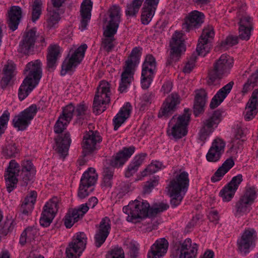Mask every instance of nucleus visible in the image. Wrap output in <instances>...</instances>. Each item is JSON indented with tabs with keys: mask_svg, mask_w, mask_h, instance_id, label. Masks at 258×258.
Masks as SVG:
<instances>
[{
	"mask_svg": "<svg viewBox=\"0 0 258 258\" xmlns=\"http://www.w3.org/2000/svg\"><path fill=\"white\" fill-rule=\"evenodd\" d=\"M61 48L56 44L50 45L48 48L47 63L49 69H53L57 59L60 56Z\"/></svg>",
	"mask_w": 258,
	"mask_h": 258,
	"instance_id": "nucleus-35",
	"label": "nucleus"
},
{
	"mask_svg": "<svg viewBox=\"0 0 258 258\" xmlns=\"http://www.w3.org/2000/svg\"><path fill=\"white\" fill-rule=\"evenodd\" d=\"M75 212L73 209L70 210L65 216L63 221L64 225L67 228H70L79 220L80 218Z\"/></svg>",
	"mask_w": 258,
	"mask_h": 258,
	"instance_id": "nucleus-48",
	"label": "nucleus"
},
{
	"mask_svg": "<svg viewBox=\"0 0 258 258\" xmlns=\"http://www.w3.org/2000/svg\"><path fill=\"white\" fill-rule=\"evenodd\" d=\"M238 38L236 36H229L222 42L221 47L223 48H227L229 46H232L238 43Z\"/></svg>",
	"mask_w": 258,
	"mask_h": 258,
	"instance_id": "nucleus-60",
	"label": "nucleus"
},
{
	"mask_svg": "<svg viewBox=\"0 0 258 258\" xmlns=\"http://www.w3.org/2000/svg\"><path fill=\"white\" fill-rule=\"evenodd\" d=\"M87 48V45L83 44L79 47L74 46L70 49L67 57L62 64L61 75L64 76L68 72L75 69L81 63Z\"/></svg>",
	"mask_w": 258,
	"mask_h": 258,
	"instance_id": "nucleus-7",
	"label": "nucleus"
},
{
	"mask_svg": "<svg viewBox=\"0 0 258 258\" xmlns=\"http://www.w3.org/2000/svg\"><path fill=\"white\" fill-rule=\"evenodd\" d=\"M221 120L219 111H215L207 119L203 122V125L198 134V139L204 142L217 127Z\"/></svg>",
	"mask_w": 258,
	"mask_h": 258,
	"instance_id": "nucleus-12",
	"label": "nucleus"
},
{
	"mask_svg": "<svg viewBox=\"0 0 258 258\" xmlns=\"http://www.w3.org/2000/svg\"><path fill=\"white\" fill-rule=\"evenodd\" d=\"M251 29L243 27V26H239V37L243 40H248L251 35Z\"/></svg>",
	"mask_w": 258,
	"mask_h": 258,
	"instance_id": "nucleus-64",
	"label": "nucleus"
},
{
	"mask_svg": "<svg viewBox=\"0 0 258 258\" xmlns=\"http://www.w3.org/2000/svg\"><path fill=\"white\" fill-rule=\"evenodd\" d=\"M22 173L25 182L33 179L35 171L31 162L27 161L24 163Z\"/></svg>",
	"mask_w": 258,
	"mask_h": 258,
	"instance_id": "nucleus-44",
	"label": "nucleus"
},
{
	"mask_svg": "<svg viewBox=\"0 0 258 258\" xmlns=\"http://www.w3.org/2000/svg\"><path fill=\"white\" fill-rule=\"evenodd\" d=\"M42 1L33 0L32 5L31 20L35 23L40 18L42 11Z\"/></svg>",
	"mask_w": 258,
	"mask_h": 258,
	"instance_id": "nucleus-43",
	"label": "nucleus"
},
{
	"mask_svg": "<svg viewBox=\"0 0 258 258\" xmlns=\"http://www.w3.org/2000/svg\"><path fill=\"white\" fill-rule=\"evenodd\" d=\"M168 242L165 238H160L151 246L148 253V258H162L166 253Z\"/></svg>",
	"mask_w": 258,
	"mask_h": 258,
	"instance_id": "nucleus-24",
	"label": "nucleus"
},
{
	"mask_svg": "<svg viewBox=\"0 0 258 258\" xmlns=\"http://www.w3.org/2000/svg\"><path fill=\"white\" fill-rule=\"evenodd\" d=\"M207 101V94L204 89H201L195 91L193 109L196 116L204 112Z\"/></svg>",
	"mask_w": 258,
	"mask_h": 258,
	"instance_id": "nucleus-27",
	"label": "nucleus"
},
{
	"mask_svg": "<svg viewBox=\"0 0 258 258\" xmlns=\"http://www.w3.org/2000/svg\"><path fill=\"white\" fill-rule=\"evenodd\" d=\"M131 110L132 106L131 104L128 102H126L122 107L120 108L119 112L115 116L113 119V123L115 131L117 130L129 117Z\"/></svg>",
	"mask_w": 258,
	"mask_h": 258,
	"instance_id": "nucleus-30",
	"label": "nucleus"
},
{
	"mask_svg": "<svg viewBox=\"0 0 258 258\" xmlns=\"http://www.w3.org/2000/svg\"><path fill=\"white\" fill-rule=\"evenodd\" d=\"M71 143L70 134H66L63 138L59 137L55 139V145L54 148L64 158L67 155Z\"/></svg>",
	"mask_w": 258,
	"mask_h": 258,
	"instance_id": "nucleus-34",
	"label": "nucleus"
},
{
	"mask_svg": "<svg viewBox=\"0 0 258 258\" xmlns=\"http://www.w3.org/2000/svg\"><path fill=\"white\" fill-rule=\"evenodd\" d=\"M24 42V40L22 39L19 44L18 51L22 54L26 55L30 53V52L33 49L34 46L27 43Z\"/></svg>",
	"mask_w": 258,
	"mask_h": 258,
	"instance_id": "nucleus-58",
	"label": "nucleus"
},
{
	"mask_svg": "<svg viewBox=\"0 0 258 258\" xmlns=\"http://www.w3.org/2000/svg\"><path fill=\"white\" fill-rule=\"evenodd\" d=\"M36 31L34 29L25 32L22 39L24 40V43H27L34 46L36 40Z\"/></svg>",
	"mask_w": 258,
	"mask_h": 258,
	"instance_id": "nucleus-55",
	"label": "nucleus"
},
{
	"mask_svg": "<svg viewBox=\"0 0 258 258\" xmlns=\"http://www.w3.org/2000/svg\"><path fill=\"white\" fill-rule=\"evenodd\" d=\"M15 65L12 61H8L3 69L4 76L0 81V86L5 88L14 75Z\"/></svg>",
	"mask_w": 258,
	"mask_h": 258,
	"instance_id": "nucleus-37",
	"label": "nucleus"
},
{
	"mask_svg": "<svg viewBox=\"0 0 258 258\" xmlns=\"http://www.w3.org/2000/svg\"><path fill=\"white\" fill-rule=\"evenodd\" d=\"M239 26L247 29H252V19L248 15H244L240 20Z\"/></svg>",
	"mask_w": 258,
	"mask_h": 258,
	"instance_id": "nucleus-63",
	"label": "nucleus"
},
{
	"mask_svg": "<svg viewBox=\"0 0 258 258\" xmlns=\"http://www.w3.org/2000/svg\"><path fill=\"white\" fill-rule=\"evenodd\" d=\"M111 229V221L109 218L105 217L101 220L95 235V243L96 246L100 247L105 241Z\"/></svg>",
	"mask_w": 258,
	"mask_h": 258,
	"instance_id": "nucleus-20",
	"label": "nucleus"
},
{
	"mask_svg": "<svg viewBox=\"0 0 258 258\" xmlns=\"http://www.w3.org/2000/svg\"><path fill=\"white\" fill-rule=\"evenodd\" d=\"M257 239V234L253 229H245L237 241L238 252L244 255L249 253L255 247Z\"/></svg>",
	"mask_w": 258,
	"mask_h": 258,
	"instance_id": "nucleus-9",
	"label": "nucleus"
},
{
	"mask_svg": "<svg viewBox=\"0 0 258 258\" xmlns=\"http://www.w3.org/2000/svg\"><path fill=\"white\" fill-rule=\"evenodd\" d=\"M22 9L19 6H12L9 11L8 24L13 31L17 29L22 18Z\"/></svg>",
	"mask_w": 258,
	"mask_h": 258,
	"instance_id": "nucleus-32",
	"label": "nucleus"
},
{
	"mask_svg": "<svg viewBox=\"0 0 258 258\" xmlns=\"http://www.w3.org/2000/svg\"><path fill=\"white\" fill-rule=\"evenodd\" d=\"M93 188L86 185H83L80 183L78 191V196L81 199H84L92 191Z\"/></svg>",
	"mask_w": 258,
	"mask_h": 258,
	"instance_id": "nucleus-57",
	"label": "nucleus"
},
{
	"mask_svg": "<svg viewBox=\"0 0 258 258\" xmlns=\"http://www.w3.org/2000/svg\"><path fill=\"white\" fill-rule=\"evenodd\" d=\"M38 111V108L35 104H32L25 109L19 114L15 115L13 120V126L18 131L26 130L30 124Z\"/></svg>",
	"mask_w": 258,
	"mask_h": 258,
	"instance_id": "nucleus-13",
	"label": "nucleus"
},
{
	"mask_svg": "<svg viewBox=\"0 0 258 258\" xmlns=\"http://www.w3.org/2000/svg\"><path fill=\"white\" fill-rule=\"evenodd\" d=\"M246 132L243 123L241 122H236L234 123L232 128V136L235 140H239L238 143L240 142V140L242 139Z\"/></svg>",
	"mask_w": 258,
	"mask_h": 258,
	"instance_id": "nucleus-42",
	"label": "nucleus"
},
{
	"mask_svg": "<svg viewBox=\"0 0 258 258\" xmlns=\"http://www.w3.org/2000/svg\"><path fill=\"white\" fill-rule=\"evenodd\" d=\"M190 115L188 108H185L183 112L180 114L174 115L168 123L167 131L168 135L175 139H179L186 136Z\"/></svg>",
	"mask_w": 258,
	"mask_h": 258,
	"instance_id": "nucleus-4",
	"label": "nucleus"
},
{
	"mask_svg": "<svg viewBox=\"0 0 258 258\" xmlns=\"http://www.w3.org/2000/svg\"><path fill=\"white\" fill-rule=\"evenodd\" d=\"M121 9L116 6L110 8L109 17L103 29L101 48L110 51L116 45L114 35L116 33L120 22Z\"/></svg>",
	"mask_w": 258,
	"mask_h": 258,
	"instance_id": "nucleus-1",
	"label": "nucleus"
},
{
	"mask_svg": "<svg viewBox=\"0 0 258 258\" xmlns=\"http://www.w3.org/2000/svg\"><path fill=\"white\" fill-rule=\"evenodd\" d=\"M233 59L227 54H222L214 63V70L209 74L208 83L212 84L216 79L227 76L233 67Z\"/></svg>",
	"mask_w": 258,
	"mask_h": 258,
	"instance_id": "nucleus-8",
	"label": "nucleus"
},
{
	"mask_svg": "<svg viewBox=\"0 0 258 258\" xmlns=\"http://www.w3.org/2000/svg\"><path fill=\"white\" fill-rule=\"evenodd\" d=\"M19 172V164L15 160H12L5 173L7 189L9 192H11L16 187Z\"/></svg>",
	"mask_w": 258,
	"mask_h": 258,
	"instance_id": "nucleus-16",
	"label": "nucleus"
},
{
	"mask_svg": "<svg viewBox=\"0 0 258 258\" xmlns=\"http://www.w3.org/2000/svg\"><path fill=\"white\" fill-rule=\"evenodd\" d=\"M198 250V244L190 238H186L177 249L175 258H196Z\"/></svg>",
	"mask_w": 258,
	"mask_h": 258,
	"instance_id": "nucleus-17",
	"label": "nucleus"
},
{
	"mask_svg": "<svg viewBox=\"0 0 258 258\" xmlns=\"http://www.w3.org/2000/svg\"><path fill=\"white\" fill-rule=\"evenodd\" d=\"M93 3L91 0H84L81 4L80 13L81 16L80 29L85 30L90 20Z\"/></svg>",
	"mask_w": 258,
	"mask_h": 258,
	"instance_id": "nucleus-29",
	"label": "nucleus"
},
{
	"mask_svg": "<svg viewBox=\"0 0 258 258\" xmlns=\"http://www.w3.org/2000/svg\"><path fill=\"white\" fill-rule=\"evenodd\" d=\"M159 0H146L147 6L144 8L141 20L144 25L148 24L154 15Z\"/></svg>",
	"mask_w": 258,
	"mask_h": 258,
	"instance_id": "nucleus-31",
	"label": "nucleus"
},
{
	"mask_svg": "<svg viewBox=\"0 0 258 258\" xmlns=\"http://www.w3.org/2000/svg\"><path fill=\"white\" fill-rule=\"evenodd\" d=\"M189 185L188 174L179 170L175 173L174 178L166 188L165 191L170 198V203L173 207L178 206L183 199Z\"/></svg>",
	"mask_w": 258,
	"mask_h": 258,
	"instance_id": "nucleus-2",
	"label": "nucleus"
},
{
	"mask_svg": "<svg viewBox=\"0 0 258 258\" xmlns=\"http://www.w3.org/2000/svg\"><path fill=\"white\" fill-rule=\"evenodd\" d=\"M258 113V107L247 103L243 112L244 118L246 121L253 119Z\"/></svg>",
	"mask_w": 258,
	"mask_h": 258,
	"instance_id": "nucleus-49",
	"label": "nucleus"
},
{
	"mask_svg": "<svg viewBox=\"0 0 258 258\" xmlns=\"http://www.w3.org/2000/svg\"><path fill=\"white\" fill-rule=\"evenodd\" d=\"M204 14L198 11L194 10L189 13L184 19V27L186 30L198 28L204 22Z\"/></svg>",
	"mask_w": 258,
	"mask_h": 258,
	"instance_id": "nucleus-21",
	"label": "nucleus"
},
{
	"mask_svg": "<svg viewBox=\"0 0 258 258\" xmlns=\"http://www.w3.org/2000/svg\"><path fill=\"white\" fill-rule=\"evenodd\" d=\"M135 148L133 146L124 148L119 152L111 162L112 166L118 167L122 165L135 152Z\"/></svg>",
	"mask_w": 258,
	"mask_h": 258,
	"instance_id": "nucleus-33",
	"label": "nucleus"
},
{
	"mask_svg": "<svg viewBox=\"0 0 258 258\" xmlns=\"http://www.w3.org/2000/svg\"><path fill=\"white\" fill-rule=\"evenodd\" d=\"M135 68L126 64L123 67V71L121 75V80L118 90L121 92H125L134 79L133 76Z\"/></svg>",
	"mask_w": 258,
	"mask_h": 258,
	"instance_id": "nucleus-28",
	"label": "nucleus"
},
{
	"mask_svg": "<svg viewBox=\"0 0 258 258\" xmlns=\"http://www.w3.org/2000/svg\"><path fill=\"white\" fill-rule=\"evenodd\" d=\"M106 258H124V252L121 248H115L107 254Z\"/></svg>",
	"mask_w": 258,
	"mask_h": 258,
	"instance_id": "nucleus-59",
	"label": "nucleus"
},
{
	"mask_svg": "<svg viewBox=\"0 0 258 258\" xmlns=\"http://www.w3.org/2000/svg\"><path fill=\"white\" fill-rule=\"evenodd\" d=\"M234 84L233 81L229 82L216 93L211 101V108L214 109L221 104L231 91Z\"/></svg>",
	"mask_w": 258,
	"mask_h": 258,
	"instance_id": "nucleus-26",
	"label": "nucleus"
},
{
	"mask_svg": "<svg viewBox=\"0 0 258 258\" xmlns=\"http://www.w3.org/2000/svg\"><path fill=\"white\" fill-rule=\"evenodd\" d=\"M196 61V57L195 56H192L186 62V63L183 69V72L185 74L190 73L195 67Z\"/></svg>",
	"mask_w": 258,
	"mask_h": 258,
	"instance_id": "nucleus-62",
	"label": "nucleus"
},
{
	"mask_svg": "<svg viewBox=\"0 0 258 258\" xmlns=\"http://www.w3.org/2000/svg\"><path fill=\"white\" fill-rule=\"evenodd\" d=\"M122 210L127 215V221L135 222L149 216L150 206L147 201L136 199L130 202L128 205L123 208Z\"/></svg>",
	"mask_w": 258,
	"mask_h": 258,
	"instance_id": "nucleus-5",
	"label": "nucleus"
},
{
	"mask_svg": "<svg viewBox=\"0 0 258 258\" xmlns=\"http://www.w3.org/2000/svg\"><path fill=\"white\" fill-rule=\"evenodd\" d=\"M60 20L59 13L56 11H50L46 16V22L44 26L48 30L55 29L58 26Z\"/></svg>",
	"mask_w": 258,
	"mask_h": 258,
	"instance_id": "nucleus-40",
	"label": "nucleus"
},
{
	"mask_svg": "<svg viewBox=\"0 0 258 258\" xmlns=\"http://www.w3.org/2000/svg\"><path fill=\"white\" fill-rule=\"evenodd\" d=\"M180 102V99L179 95L175 93L171 94L163 103L158 116L159 117L169 116L175 111Z\"/></svg>",
	"mask_w": 258,
	"mask_h": 258,
	"instance_id": "nucleus-22",
	"label": "nucleus"
},
{
	"mask_svg": "<svg viewBox=\"0 0 258 258\" xmlns=\"http://www.w3.org/2000/svg\"><path fill=\"white\" fill-rule=\"evenodd\" d=\"M87 242V237L84 232L76 233L66 249L67 258H79L86 247Z\"/></svg>",
	"mask_w": 258,
	"mask_h": 258,
	"instance_id": "nucleus-10",
	"label": "nucleus"
},
{
	"mask_svg": "<svg viewBox=\"0 0 258 258\" xmlns=\"http://www.w3.org/2000/svg\"><path fill=\"white\" fill-rule=\"evenodd\" d=\"M225 146V141L221 138L216 137L212 141L210 148L224 153Z\"/></svg>",
	"mask_w": 258,
	"mask_h": 258,
	"instance_id": "nucleus-53",
	"label": "nucleus"
},
{
	"mask_svg": "<svg viewBox=\"0 0 258 258\" xmlns=\"http://www.w3.org/2000/svg\"><path fill=\"white\" fill-rule=\"evenodd\" d=\"M257 85L258 73L257 72L251 75L248 79L247 82L243 85L242 93L244 95Z\"/></svg>",
	"mask_w": 258,
	"mask_h": 258,
	"instance_id": "nucleus-47",
	"label": "nucleus"
},
{
	"mask_svg": "<svg viewBox=\"0 0 258 258\" xmlns=\"http://www.w3.org/2000/svg\"><path fill=\"white\" fill-rule=\"evenodd\" d=\"M26 78L20 86L18 96L24 100L38 85L42 76V63L37 59L29 62L25 69Z\"/></svg>",
	"mask_w": 258,
	"mask_h": 258,
	"instance_id": "nucleus-3",
	"label": "nucleus"
},
{
	"mask_svg": "<svg viewBox=\"0 0 258 258\" xmlns=\"http://www.w3.org/2000/svg\"><path fill=\"white\" fill-rule=\"evenodd\" d=\"M57 210V199L51 200L46 203L40 219V224L43 227H47L51 223Z\"/></svg>",
	"mask_w": 258,
	"mask_h": 258,
	"instance_id": "nucleus-18",
	"label": "nucleus"
},
{
	"mask_svg": "<svg viewBox=\"0 0 258 258\" xmlns=\"http://www.w3.org/2000/svg\"><path fill=\"white\" fill-rule=\"evenodd\" d=\"M223 154V153H220L219 151L210 148L206 154V157L207 161L209 162H216L220 159Z\"/></svg>",
	"mask_w": 258,
	"mask_h": 258,
	"instance_id": "nucleus-52",
	"label": "nucleus"
},
{
	"mask_svg": "<svg viewBox=\"0 0 258 258\" xmlns=\"http://www.w3.org/2000/svg\"><path fill=\"white\" fill-rule=\"evenodd\" d=\"M38 233V229L35 226H30L25 229L20 238V243L24 245L27 242L33 241Z\"/></svg>",
	"mask_w": 258,
	"mask_h": 258,
	"instance_id": "nucleus-39",
	"label": "nucleus"
},
{
	"mask_svg": "<svg viewBox=\"0 0 258 258\" xmlns=\"http://www.w3.org/2000/svg\"><path fill=\"white\" fill-rule=\"evenodd\" d=\"M37 192L35 191H32L25 199L22 204V207L25 208L27 206V210L25 209L24 212L26 213H30L34 207V205L36 202L37 197Z\"/></svg>",
	"mask_w": 258,
	"mask_h": 258,
	"instance_id": "nucleus-46",
	"label": "nucleus"
},
{
	"mask_svg": "<svg viewBox=\"0 0 258 258\" xmlns=\"http://www.w3.org/2000/svg\"><path fill=\"white\" fill-rule=\"evenodd\" d=\"M214 35V28L212 25L204 27L197 47V51L199 55L205 56L210 51L211 41Z\"/></svg>",
	"mask_w": 258,
	"mask_h": 258,
	"instance_id": "nucleus-14",
	"label": "nucleus"
},
{
	"mask_svg": "<svg viewBox=\"0 0 258 258\" xmlns=\"http://www.w3.org/2000/svg\"><path fill=\"white\" fill-rule=\"evenodd\" d=\"M98 175L95 169L93 168H89L83 173L81 179V183L83 185L92 187L96 183Z\"/></svg>",
	"mask_w": 258,
	"mask_h": 258,
	"instance_id": "nucleus-38",
	"label": "nucleus"
},
{
	"mask_svg": "<svg viewBox=\"0 0 258 258\" xmlns=\"http://www.w3.org/2000/svg\"><path fill=\"white\" fill-rule=\"evenodd\" d=\"M144 0H133L127 4L125 10V14L127 16H134L139 12Z\"/></svg>",
	"mask_w": 258,
	"mask_h": 258,
	"instance_id": "nucleus-45",
	"label": "nucleus"
},
{
	"mask_svg": "<svg viewBox=\"0 0 258 258\" xmlns=\"http://www.w3.org/2000/svg\"><path fill=\"white\" fill-rule=\"evenodd\" d=\"M242 180V175L238 174L234 176L230 182L224 187L220 192V195L224 202L231 201Z\"/></svg>",
	"mask_w": 258,
	"mask_h": 258,
	"instance_id": "nucleus-19",
	"label": "nucleus"
},
{
	"mask_svg": "<svg viewBox=\"0 0 258 258\" xmlns=\"http://www.w3.org/2000/svg\"><path fill=\"white\" fill-rule=\"evenodd\" d=\"M111 94L97 91L93 102V112L96 114L102 113L106 109V105L110 101Z\"/></svg>",
	"mask_w": 258,
	"mask_h": 258,
	"instance_id": "nucleus-25",
	"label": "nucleus"
},
{
	"mask_svg": "<svg viewBox=\"0 0 258 258\" xmlns=\"http://www.w3.org/2000/svg\"><path fill=\"white\" fill-rule=\"evenodd\" d=\"M113 172L108 168L104 169L103 173V178L101 185L103 187H110L112 185Z\"/></svg>",
	"mask_w": 258,
	"mask_h": 258,
	"instance_id": "nucleus-51",
	"label": "nucleus"
},
{
	"mask_svg": "<svg viewBox=\"0 0 258 258\" xmlns=\"http://www.w3.org/2000/svg\"><path fill=\"white\" fill-rule=\"evenodd\" d=\"M257 196V192L254 187L246 188L243 195L234 206L232 212L235 217L239 218L249 213Z\"/></svg>",
	"mask_w": 258,
	"mask_h": 258,
	"instance_id": "nucleus-6",
	"label": "nucleus"
},
{
	"mask_svg": "<svg viewBox=\"0 0 258 258\" xmlns=\"http://www.w3.org/2000/svg\"><path fill=\"white\" fill-rule=\"evenodd\" d=\"M69 122L64 120L62 117H59L54 126V131L56 134L62 133L66 128Z\"/></svg>",
	"mask_w": 258,
	"mask_h": 258,
	"instance_id": "nucleus-56",
	"label": "nucleus"
},
{
	"mask_svg": "<svg viewBox=\"0 0 258 258\" xmlns=\"http://www.w3.org/2000/svg\"><path fill=\"white\" fill-rule=\"evenodd\" d=\"M183 41V34L179 32H175L170 42L169 63L178 60L181 53L185 51Z\"/></svg>",
	"mask_w": 258,
	"mask_h": 258,
	"instance_id": "nucleus-15",
	"label": "nucleus"
},
{
	"mask_svg": "<svg viewBox=\"0 0 258 258\" xmlns=\"http://www.w3.org/2000/svg\"><path fill=\"white\" fill-rule=\"evenodd\" d=\"M101 141V137L99 134L90 131L86 134L83 138L82 148L85 155L91 153L96 149L97 143Z\"/></svg>",
	"mask_w": 258,
	"mask_h": 258,
	"instance_id": "nucleus-23",
	"label": "nucleus"
},
{
	"mask_svg": "<svg viewBox=\"0 0 258 258\" xmlns=\"http://www.w3.org/2000/svg\"><path fill=\"white\" fill-rule=\"evenodd\" d=\"M19 152V149L16 146L15 144L11 143L3 147L2 153L6 158H12L15 157Z\"/></svg>",
	"mask_w": 258,
	"mask_h": 258,
	"instance_id": "nucleus-50",
	"label": "nucleus"
},
{
	"mask_svg": "<svg viewBox=\"0 0 258 258\" xmlns=\"http://www.w3.org/2000/svg\"><path fill=\"white\" fill-rule=\"evenodd\" d=\"M156 70V61L151 54H148L142 65L141 83L142 87L146 89L150 86Z\"/></svg>",
	"mask_w": 258,
	"mask_h": 258,
	"instance_id": "nucleus-11",
	"label": "nucleus"
},
{
	"mask_svg": "<svg viewBox=\"0 0 258 258\" xmlns=\"http://www.w3.org/2000/svg\"><path fill=\"white\" fill-rule=\"evenodd\" d=\"M112 87L110 83L105 81H102L100 83L97 88V91L99 92L108 93L111 94V89Z\"/></svg>",
	"mask_w": 258,
	"mask_h": 258,
	"instance_id": "nucleus-61",
	"label": "nucleus"
},
{
	"mask_svg": "<svg viewBox=\"0 0 258 258\" xmlns=\"http://www.w3.org/2000/svg\"><path fill=\"white\" fill-rule=\"evenodd\" d=\"M75 107L70 104L66 106L63 109L62 114L59 117H62L64 120L70 122L72 118L73 113L75 111Z\"/></svg>",
	"mask_w": 258,
	"mask_h": 258,
	"instance_id": "nucleus-54",
	"label": "nucleus"
},
{
	"mask_svg": "<svg viewBox=\"0 0 258 258\" xmlns=\"http://www.w3.org/2000/svg\"><path fill=\"white\" fill-rule=\"evenodd\" d=\"M234 165V162L232 158L226 159L211 177V181L216 182L220 180Z\"/></svg>",
	"mask_w": 258,
	"mask_h": 258,
	"instance_id": "nucleus-36",
	"label": "nucleus"
},
{
	"mask_svg": "<svg viewBox=\"0 0 258 258\" xmlns=\"http://www.w3.org/2000/svg\"><path fill=\"white\" fill-rule=\"evenodd\" d=\"M142 54V48L140 47H136L133 49L125 64L136 68L139 63Z\"/></svg>",
	"mask_w": 258,
	"mask_h": 258,
	"instance_id": "nucleus-41",
	"label": "nucleus"
}]
</instances>
